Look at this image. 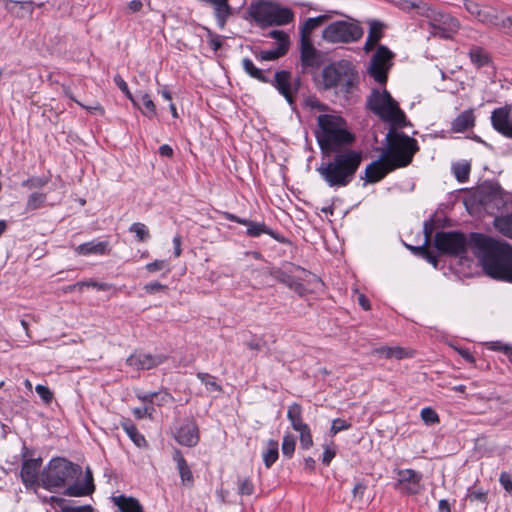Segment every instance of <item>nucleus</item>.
<instances>
[{"label":"nucleus","instance_id":"nucleus-37","mask_svg":"<svg viewBox=\"0 0 512 512\" xmlns=\"http://www.w3.org/2000/svg\"><path fill=\"white\" fill-rule=\"evenodd\" d=\"M129 231L131 233H134L137 240L140 242H145L150 237L149 229L147 228V226L145 224L140 223V222L133 223L129 227Z\"/></svg>","mask_w":512,"mask_h":512},{"label":"nucleus","instance_id":"nucleus-53","mask_svg":"<svg viewBox=\"0 0 512 512\" xmlns=\"http://www.w3.org/2000/svg\"><path fill=\"white\" fill-rule=\"evenodd\" d=\"M262 459L267 468L271 467V465L278 459V450H264L262 453Z\"/></svg>","mask_w":512,"mask_h":512},{"label":"nucleus","instance_id":"nucleus-62","mask_svg":"<svg viewBox=\"0 0 512 512\" xmlns=\"http://www.w3.org/2000/svg\"><path fill=\"white\" fill-rule=\"evenodd\" d=\"M500 30L505 34L512 36V17L505 15L504 19L501 20Z\"/></svg>","mask_w":512,"mask_h":512},{"label":"nucleus","instance_id":"nucleus-1","mask_svg":"<svg viewBox=\"0 0 512 512\" xmlns=\"http://www.w3.org/2000/svg\"><path fill=\"white\" fill-rule=\"evenodd\" d=\"M470 249L487 276L512 282V248L509 244L483 234L471 233Z\"/></svg>","mask_w":512,"mask_h":512},{"label":"nucleus","instance_id":"nucleus-35","mask_svg":"<svg viewBox=\"0 0 512 512\" xmlns=\"http://www.w3.org/2000/svg\"><path fill=\"white\" fill-rule=\"evenodd\" d=\"M139 398L143 402L151 403L152 406L154 403H157L158 405L168 403L172 399L171 395L168 393H148V394L139 396Z\"/></svg>","mask_w":512,"mask_h":512},{"label":"nucleus","instance_id":"nucleus-27","mask_svg":"<svg viewBox=\"0 0 512 512\" xmlns=\"http://www.w3.org/2000/svg\"><path fill=\"white\" fill-rule=\"evenodd\" d=\"M112 500L121 512H144L136 498L119 495L114 496Z\"/></svg>","mask_w":512,"mask_h":512},{"label":"nucleus","instance_id":"nucleus-39","mask_svg":"<svg viewBox=\"0 0 512 512\" xmlns=\"http://www.w3.org/2000/svg\"><path fill=\"white\" fill-rule=\"evenodd\" d=\"M124 430L135 446L141 447L145 444V438L132 424H125Z\"/></svg>","mask_w":512,"mask_h":512},{"label":"nucleus","instance_id":"nucleus-54","mask_svg":"<svg viewBox=\"0 0 512 512\" xmlns=\"http://www.w3.org/2000/svg\"><path fill=\"white\" fill-rule=\"evenodd\" d=\"M48 179L45 177H34L31 179H28L22 183L23 186H26L28 188H40L47 184Z\"/></svg>","mask_w":512,"mask_h":512},{"label":"nucleus","instance_id":"nucleus-33","mask_svg":"<svg viewBox=\"0 0 512 512\" xmlns=\"http://www.w3.org/2000/svg\"><path fill=\"white\" fill-rule=\"evenodd\" d=\"M50 502L52 504H57L60 506L59 512H93V508L90 505L72 507L64 504V500L61 498H57L52 496L50 498Z\"/></svg>","mask_w":512,"mask_h":512},{"label":"nucleus","instance_id":"nucleus-31","mask_svg":"<svg viewBox=\"0 0 512 512\" xmlns=\"http://www.w3.org/2000/svg\"><path fill=\"white\" fill-rule=\"evenodd\" d=\"M141 101L143 103L144 108H141L138 104L135 105L140 109L142 114L149 119H152L157 116L156 105L154 101L151 99L150 95L146 92L140 93Z\"/></svg>","mask_w":512,"mask_h":512},{"label":"nucleus","instance_id":"nucleus-56","mask_svg":"<svg viewBox=\"0 0 512 512\" xmlns=\"http://www.w3.org/2000/svg\"><path fill=\"white\" fill-rule=\"evenodd\" d=\"M35 391L45 403H49L52 400L53 394L47 386L39 384L35 387Z\"/></svg>","mask_w":512,"mask_h":512},{"label":"nucleus","instance_id":"nucleus-19","mask_svg":"<svg viewBox=\"0 0 512 512\" xmlns=\"http://www.w3.org/2000/svg\"><path fill=\"white\" fill-rule=\"evenodd\" d=\"M293 19L294 14L289 8L281 7L275 3H272L267 21V27L283 26L291 23Z\"/></svg>","mask_w":512,"mask_h":512},{"label":"nucleus","instance_id":"nucleus-10","mask_svg":"<svg viewBox=\"0 0 512 512\" xmlns=\"http://www.w3.org/2000/svg\"><path fill=\"white\" fill-rule=\"evenodd\" d=\"M434 243L441 253L453 256H462L470 248V238L467 239L463 233L455 231L436 233Z\"/></svg>","mask_w":512,"mask_h":512},{"label":"nucleus","instance_id":"nucleus-47","mask_svg":"<svg viewBox=\"0 0 512 512\" xmlns=\"http://www.w3.org/2000/svg\"><path fill=\"white\" fill-rule=\"evenodd\" d=\"M114 82L118 86V88L125 93L127 98L133 103V105H137V101L134 98V96L131 94L127 83L124 81V79L120 75H116L114 77Z\"/></svg>","mask_w":512,"mask_h":512},{"label":"nucleus","instance_id":"nucleus-34","mask_svg":"<svg viewBox=\"0 0 512 512\" xmlns=\"http://www.w3.org/2000/svg\"><path fill=\"white\" fill-rule=\"evenodd\" d=\"M289 48H285V44H281V46H277L273 50L261 51L258 54V57L263 61H273L287 53Z\"/></svg>","mask_w":512,"mask_h":512},{"label":"nucleus","instance_id":"nucleus-29","mask_svg":"<svg viewBox=\"0 0 512 512\" xmlns=\"http://www.w3.org/2000/svg\"><path fill=\"white\" fill-rule=\"evenodd\" d=\"M382 24L372 21L370 23L368 37L365 43V50H371L382 37Z\"/></svg>","mask_w":512,"mask_h":512},{"label":"nucleus","instance_id":"nucleus-15","mask_svg":"<svg viewBox=\"0 0 512 512\" xmlns=\"http://www.w3.org/2000/svg\"><path fill=\"white\" fill-rule=\"evenodd\" d=\"M173 435L179 445L192 447L198 443V428L194 422L185 420L174 428Z\"/></svg>","mask_w":512,"mask_h":512},{"label":"nucleus","instance_id":"nucleus-26","mask_svg":"<svg viewBox=\"0 0 512 512\" xmlns=\"http://www.w3.org/2000/svg\"><path fill=\"white\" fill-rule=\"evenodd\" d=\"M505 17L504 13L500 11L497 8L489 7V6H483L481 18L479 22L488 25L496 27L500 30L501 28V20H503Z\"/></svg>","mask_w":512,"mask_h":512},{"label":"nucleus","instance_id":"nucleus-3","mask_svg":"<svg viewBox=\"0 0 512 512\" xmlns=\"http://www.w3.org/2000/svg\"><path fill=\"white\" fill-rule=\"evenodd\" d=\"M317 123L315 134L323 156H331L354 141L346 121L336 113L319 115Z\"/></svg>","mask_w":512,"mask_h":512},{"label":"nucleus","instance_id":"nucleus-61","mask_svg":"<svg viewBox=\"0 0 512 512\" xmlns=\"http://www.w3.org/2000/svg\"><path fill=\"white\" fill-rule=\"evenodd\" d=\"M285 285L300 295H302L305 291L303 285L292 276L289 277L288 282Z\"/></svg>","mask_w":512,"mask_h":512},{"label":"nucleus","instance_id":"nucleus-48","mask_svg":"<svg viewBox=\"0 0 512 512\" xmlns=\"http://www.w3.org/2000/svg\"><path fill=\"white\" fill-rule=\"evenodd\" d=\"M269 36L277 41V46L285 44V48H289L290 41L287 33L281 30H273L269 33Z\"/></svg>","mask_w":512,"mask_h":512},{"label":"nucleus","instance_id":"nucleus-43","mask_svg":"<svg viewBox=\"0 0 512 512\" xmlns=\"http://www.w3.org/2000/svg\"><path fill=\"white\" fill-rule=\"evenodd\" d=\"M420 416L426 425H435L439 422L437 413L429 407L423 408L420 412Z\"/></svg>","mask_w":512,"mask_h":512},{"label":"nucleus","instance_id":"nucleus-11","mask_svg":"<svg viewBox=\"0 0 512 512\" xmlns=\"http://www.w3.org/2000/svg\"><path fill=\"white\" fill-rule=\"evenodd\" d=\"M393 53L385 46H379L371 59L368 72L378 83L384 84L387 81V73L392 66Z\"/></svg>","mask_w":512,"mask_h":512},{"label":"nucleus","instance_id":"nucleus-63","mask_svg":"<svg viewBox=\"0 0 512 512\" xmlns=\"http://www.w3.org/2000/svg\"><path fill=\"white\" fill-rule=\"evenodd\" d=\"M500 483L507 492L512 493V478L510 474L502 473L500 475Z\"/></svg>","mask_w":512,"mask_h":512},{"label":"nucleus","instance_id":"nucleus-41","mask_svg":"<svg viewBox=\"0 0 512 512\" xmlns=\"http://www.w3.org/2000/svg\"><path fill=\"white\" fill-rule=\"evenodd\" d=\"M46 199L45 194L42 193H32L27 200L26 209L28 211L36 210L42 207Z\"/></svg>","mask_w":512,"mask_h":512},{"label":"nucleus","instance_id":"nucleus-12","mask_svg":"<svg viewBox=\"0 0 512 512\" xmlns=\"http://www.w3.org/2000/svg\"><path fill=\"white\" fill-rule=\"evenodd\" d=\"M479 202L485 209H500L506 202V193L497 184L482 186L478 191Z\"/></svg>","mask_w":512,"mask_h":512},{"label":"nucleus","instance_id":"nucleus-49","mask_svg":"<svg viewBox=\"0 0 512 512\" xmlns=\"http://www.w3.org/2000/svg\"><path fill=\"white\" fill-rule=\"evenodd\" d=\"M464 7L472 16L476 17L478 21L480 20L483 6H480L478 3L473 1H465Z\"/></svg>","mask_w":512,"mask_h":512},{"label":"nucleus","instance_id":"nucleus-58","mask_svg":"<svg viewBox=\"0 0 512 512\" xmlns=\"http://www.w3.org/2000/svg\"><path fill=\"white\" fill-rule=\"evenodd\" d=\"M298 433L300 436V442L302 446L309 447L313 444L312 436L308 426H306L305 429L298 431Z\"/></svg>","mask_w":512,"mask_h":512},{"label":"nucleus","instance_id":"nucleus-60","mask_svg":"<svg viewBox=\"0 0 512 512\" xmlns=\"http://www.w3.org/2000/svg\"><path fill=\"white\" fill-rule=\"evenodd\" d=\"M167 287L163 284H161L160 282H157V281H154V282H151V283H148L146 284L143 289L146 291V293L148 294H154V293H157L159 291H162V290H165Z\"/></svg>","mask_w":512,"mask_h":512},{"label":"nucleus","instance_id":"nucleus-42","mask_svg":"<svg viewBox=\"0 0 512 512\" xmlns=\"http://www.w3.org/2000/svg\"><path fill=\"white\" fill-rule=\"evenodd\" d=\"M198 378L201 380L203 384H205L207 390L209 392H220L221 387L216 382L215 377L208 375V374H198Z\"/></svg>","mask_w":512,"mask_h":512},{"label":"nucleus","instance_id":"nucleus-24","mask_svg":"<svg viewBox=\"0 0 512 512\" xmlns=\"http://www.w3.org/2000/svg\"><path fill=\"white\" fill-rule=\"evenodd\" d=\"M173 460L176 462V466L181 478L183 485L191 487L194 483L193 474L190 467L179 450H176L173 454Z\"/></svg>","mask_w":512,"mask_h":512},{"label":"nucleus","instance_id":"nucleus-45","mask_svg":"<svg viewBox=\"0 0 512 512\" xmlns=\"http://www.w3.org/2000/svg\"><path fill=\"white\" fill-rule=\"evenodd\" d=\"M470 59L477 66H483L488 62L486 53L479 48H475L470 51Z\"/></svg>","mask_w":512,"mask_h":512},{"label":"nucleus","instance_id":"nucleus-16","mask_svg":"<svg viewBox=\"0 0 512 512\" xmlns=\"http://www.w3.org/2000/svg\"><path fill=\"white\" fill-rule=\"evenodd\" d=\"M166 356L163 354H149L137 351L127 358L126 362L135 369H152L164 363Z\"/></svg>","mask_w":512,"mask_h":512},{"label":"nucleus","instance_id":"nucleus-8","mask_svg":"<svg viewBox=\"0 0 512 512\" xmlns=\"http://www.w3.org/2000/svg\"><path fill=\"white\" fill-rule=\"evenodd\" d=\"M418 14L427 19L432 29V34L441 38H451L460 27L457 19L449 14L436 10L427 3H420V5H418Z\"/></svg>","mask_w":512,"mask_h":512},{"label":"nucleus","instance_id":"nucleus-40","mask_svg":"<svg viewBox=\"0 0 512 512\" xmlns=\"http://www.w3.org/2000/svg\"><path fill=\"white\" fill-rule=\"evenodd\" d=\"M242 65L245 72L249 74L251 77L266 82V79L263 76L261 70L258 69L250 59L244 58L242 61Z\"/></svg>","mask_w":512,"mask_h":512},{"label":"nucleus","instance_id":"nucleus-14","mask_svg":"<svg viewBox=\"0 0 512 512\" xmlns=\"http://www.w3.org/2000/svg\"><path fill=\"white\" fill-rule=\"evenodd\" d=\"M421 480V474L414 470H399L396 488L404 494H418L423 489Z\"/></svg>","mask_w":512,"mask_h":512},{"label":"nucleus","instance_id":"nucleus-44","mask_svg":"<svg viewBox=\"0 0 512 512\" xmlns=\"http://www.w3.org/2000/svg\"><path fill=\"white\" fill-rule=\"evenodd\" d=\"M247 226V234L252 237H258L263 233H268L266 226L262 223L249 221Z\"/></svg>","mask_w":512,"mask_h":512},{"label":"nucleus","instance_id":"nucleus-20","mask_svg":"<svg viewBox=\"0 0 512 512\" xmlns=\"http://www.w3.org/2000/svg\"><path fill=\"white\" fill-rule=\"evenodd\" d=\"M301 62L304 67H317L320 64V54L313 46L310 38L301 39Z\"/></svg>","mask_w":512,"mask_h":512},{"label":"nucleus","instance_id":"nucleus-32","mask_svg":"<svg viewBox=\"0 0 512 512\" xmlns=\"http://www.w3.org/2000/svg\"><path fill=\"white\" fill-rule=\"evenodd\" d=\"M494 225L500 233L509 238H512V213L506 216L495 218Z\"/></svg>","mask_w":512,"mask_h":512},{"label":"nucleus","instance_id":"nucleus-13","mask_svg":"<svg viewBox=\"0 0 512 512\" xmlns=\"http://www.w3.org/2000/svg\"><path fill=\"white\" fill-rule=\"evenodd\" d=\"M299 85L300 79L292 78L289 72L279 71L275 73L274 86L290 105L294 103V93L299 89Z\"/></svg>","mask_w":512,"mask_h":512},{"label":"nucleus","instance_id":"nucleus-2","mask_svg":"<svg viewBox=\"0 0 512 512\" xmlns=\"http://www.w3.org/2000/svg\"><path fill=\"white\" fill-rule=\"evenodd\" d=\"M387 145L381 158L365 169L367 180L380 181L387 173L409 165L419 147L417 141L403 133L391 129L386 135Z\"/></svg>","mask_w":512,"mask_h":512},{"label":"nucleus","instance_id":"nucleus-6","mask_svg":"<svg viewBox=\"0 0 512 512\" xmlns=\"http://www.w3.org/2000/svg\"><path fill=\"white\" fill-rule=\"evenodd\" d=\"M367 105L372 112L383 121L390 123L393 127H403L406 125L404 112L387 90H372L368 97Z\"/></svg>","mask_w":512,"mask_h":512},{"label":"nucleus","instance_id":"nucleus-55","mask_svg":"<svg viewBox=\"0 0 512 512\" xmlns=\"http://www.w3.org/2000/svg\"><path fill=\"white\" fill-rule=\"evenodd\" d=\"M239 492L243 495H250L253 493V484L247 478L240 479L238 482Z\"/></svg>","mask_w":512,"mask_h":512},{"label":"nucleus","instance_id":"nucleus-7","mask_svg":"<svg viewBox=\"0 0 512 512\" xmlns=\"http://www.w3.org/2000/svg\"><path fill=\"white\" fill-rule=\"evenodd\" d=\"M81 474V467L64 458H53L41 475L43 486L49 490L64 486Z\"/></svg>","mask_w":512,"mask_h":512},{"label":"nucleus","instance_id":"nucleus-22","mask_svg":"<svg viewBox=\"0 0 512 512\" xmlns=\"http://www.w3.org/2000/svg\"><path fill=\"white\" fill-rule=\"evenodd\" d=\"M109 243L107 241H90L83 243L75 248V251L79 255H104L108 253Z\"/></svg>","mask_w":512,"mask_h":512},{"label":"nucleus","instance_id":"nucleus-52","mask_svg":"<svg viewBox=\"0 0 512 512\" xmlns=\"http://www.w3.org/2000/svg\"><path fill=\"white\" fill-rule=\"evenodd\" d=\"M65 94L73 101H75L78 105H80L81 107H83L84 109H86L87 111L89 112H98L100 115H103L104 114V109L103 107L99 104V103H95L94 105L92 106H85L83 105L81 102H79L78 100H76L72 94L66 90L65 91Z\"/></svg>","mask_w":512,"mask_h":512},{"label":"nucleus","instance_id":"nucleus-51","mask_svg":"<svg viewBox=\"0 0 512 512\" xmlns=\"http://www.w3.org/2000/svg\"><path fill=\"white\" fill-rule=\"evenodd\" d=\"M94 287L101 291H106L110 288V285L107 283H98L94 281H88V282H79L73 286V288H78L79 290H82L83 287Z\"/></svg>","mask_w":512,"mask_h":512},{"label":"nucleus","instance_id":"nucleus-5","mask_svg":"<svg viewBox=\"0 0 512 512\" xmlns=\"http://www.w3.org/2000/svg\"><path fill=\"white\" fill-rule=\"evenodd\" d=\"M358 80V73L352 63L347 60H340L323 68L317 85L324 90L335 89L337 93L346 96L354 92Z\"/></svg>","mask_w":512,"mask_h":512},{"label":"nucleus","instance_id":"nucleus-18","mask_svg":"<svg viewBox=\"0 0 512 512\" xmlns=\"http://www.w3.org/2000/svg\"><path fill=\"white\" fill-rule=\"evenodd\" d=\"M271 6L272 2L263 0L251 3L247 10L249 19L254 21L257 26L266 28Z\"/></svg>","mask_w":512,"mask_h":512},{"label":"nucleus","instance_id":"nucleus-23","mask_svg":"<svg viewBox=\"0 0 512 512\" xmlns=\"http://www.w3.org/2000/svg\"><path fill=\"white\" fill-rule=\"evenodd\" d=\"M94 491L92 472L89 467L86 469L85 482L83 484H74L69 486L65 494L68 496L80 497L89 495Z\"/></svg>","mask_w":512,"mask_h":512},{"label":"nucleus","instance_id":"nucleus-9","mask_svg":"<svg viewBox=\"0 0 512 512\" xmlns=\"http://www.w3.org/2000/svg\"><path fill=\"white\" fill-rule=\"evenodd\" d=\"M363 35V29L357 22L335 21L322 32V37L329 43H351L358 41Z\"/></svg>","mask_w":512,"mask_h":512},{"label":"nucleus","instance_id":"nucleus-46","mask_svg":"<svg viewBox=\"0 0 512 512\" xmlns=\"http://www.w3.org/2000/svg\"><path fill=\"white\" fill-rule=\"evenodd\" d=\"M146 404L143 407H136L132 410L134 416L137 419H142L145 417H151L154 412V408L149 402H145Z\"/></svg>","mask_w":512,"mask_h":512},{"label":"nucleus","instance_id":"nucleus-36","mask_svg":"<svg viewBox=\"0 0 512 512\" xmlns=\"http://www.w3.org/2000/svg\"><path fill=\"white\" fill-rule=\"evenodd\" d=\"M453 172L456 177V179L459 182H464L468 179L469 173H470V164L466 161L457 162L453 165Z\"/></svg>","mask_w":512,"mask_h":512},{"label":"nucleus","instance_id":"nucleus-21","mask_svg":"<svg viewBox=\"0 0 512 512\" xmlns=\"http://www.w3.org/2000/svg\"><path fill=\"white\" fill-rule=\"evenodd\" d=\"M41 462L40 458L24 461L21 470V477L26 486L34 485L37 482Z\"/></svg>","mask_w":512,"mask_h":512},{"label":"nucleus","instance_id":"nucleus-4","mask_svg":"<svg viewBox=\"0 0 512 512\" xmlns=\"http://www.w3.org/2000/svg\"><path fill=\"white\" fill-rule=\"evenodd\" d=\"M333 154V159L321 163L317 171L329 186L344 187L353 179L361 164L362 155L348 148L340 149Z\"/></svg>","mask_w":512,"mask_h":512},{"label":"nucleus","instance_id":"nucleus-50","mask_svg":"<svg viewBox=\"0 0 512 512\" xmlns=\"http://www.w3.org/2000/svg\"><path fill=\"white\" fill-rule=\"evenodd\" d=\"M349 427H350L349 421H347L345 419L338 418V419H335L332 421L330 433L334 435L340 431L348 429Z\"/></svg>","mask_w":512,"mask_h":512},{"label":"nucleus","instance_id":"nucleus-30","mask_svg":"<svg viewBox=\"0 0 512 512\" xmlns=\"http://www.w3.org/2000/svg\"><path fill=\"white\" fill-rule=\"evenodd\" d=\"M327 19L326 15L308 18L300 28V38H310V33Z\"/></svg>","mask_w":512,"mask_h":512},{"label":"nucleus","instance_id":"nucleus-38","mask_svg":"<svg viewBox=\"0 0 512 512\" xmlns=\"http://www.w3.org/2000/svg\"><path fill=\"white\" fill-rule=\"evenodd\" d=\"M466 500L471 504L480 505L482 509H485L487 503V493L482 490L470 491L466 496Z\"/></svg>","mask_w":512,"mask_h":512},{"label":"nucleus","instance_id":"nucleus-59","mask_svg":"<svg viewBox=\"0 0 512 512\" xmlns=\"http://www.w3.org/2000/svg\"><path fill=\"white\" fill-rule=\"evenodd\" d=\"M414 251L421 253V255L434 267H437V259L432 255L424 246L412 248Z\"/></svg>","mask_w":512,"mask_h":512},{"label":"nucleus","instance_id":"nucleus-17","mask_svg":"<svg viewBox=\"0 0 512 512\" xmlns=\"http://www.w3.org/2000/svg\"><path fill=\"white\" fill-rule=\"evenodd\" d=\"M510 111V106H504L495 109L491 115L493 128L508 138H512V117L510 116Z\"/></svg>","mask_w":512,"mask_h":512},{"label":"nucleus","instance_id":"nucleus-57","mask_svg":"<svg viewBox=\"0 0 512 512\" xmlns=\"http://www.w3.org/2000/svg\"><path fill=\"white\" fill-rule=\"evenodd\" d=\"M302 409L301 406L294 403L291 406H289L287 411V417L291 421H297L298 419H301Z\"/></svg>","mask_w":512,"mask_h":512},{"label":"nucleus","instance_id":"nucleus-64","mask_svg":"<svg viewBox=\"0 0 512 512\" xmlns=\"http://www.w3.org/2000/svg\"><path fill=\"white\" fill-rule=\"evenodd\" d=\"M271 276H273L279 282L286 284L290 275L280 269H273L270 271Z\"/></svg>","mask_w":512,"mask_h":512},{"label":"nucleus","instance_id":"nucleus-28","mask_svg":"<svg viewBox=\"0 0 512 512\" xmlns=\"http://www.w3.org/2000/svg\"><path fill=\"white\" fill-rule=\"evenodd\" d=\"M6 9L10 12L15 11L17 17L23 18L26 15L31 16L33 14V3L8 0L6 2Z\"/></svg>","mask_w":512,"mask_h":512},{"label":"nucleus","instance_id":"nucleus-25","mask_svg":"<svg viewBox=\"0 0 512 512\" xmlns=\"http://www.w3.org/2000/svg\"><path fill=\"white\" fill-rule=\"evenodd\" d=\"M475 125V116L473 109H468L460 113L451 123V130L455 133H462Z\"/></svg>","mask_w":512,"mask_h":512}]
</instances>
